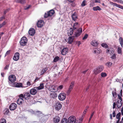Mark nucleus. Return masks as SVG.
I'll list each match as a JSON object with an SVG mask.
<instances>
[{"instance_id":"nucleus-15","label":"nucleus","mask_w":123,"mask_h":123,"mask_svg":"<svg viewBox=\"0 0 123 123\" xmlns=\"http://www.w3.org/2000/svg\"><path fill=\"white\" fill-rule=\"evenodd\" d=\"M60 117L58 116L55 117L53 119L54 123H58L60 121Z\"/></svg>"},{"instance_id":"nucleus-6","label":"nucleus","mask_w":123,"mask_h":123,"mask_svg":"<svg viewBox=\"0 0 123 123\" xmlns=\"http://www.w3.org/2000/svg\"><path fill=\"white\" fill-rule=\"evenodd\" d=\"M82 32V29L81 28L78 29L76 32L75 33V36L76 37H79L81 34Z\"/></svg>"},{"instance_id":"nucleus-29","label":"nucleus","mask_w":123,"mask_h":123,"mask_svg":"<svg viewBox=\"0 0 123 123\" xmlns=\"http://www.w3.org/2000/svg\"><path fill=\"white\" fill-rule=\"evenodd\" d=\"M14 85L15 87H22V84L21 83H17V82H15Z\"/></svg>"},{"instance_id":"nucleus-11","label":"nucleus","mask_w":123,"mask_h":123,"mask_svg":"<svg viewBox=\"0 0 123 123\" xmlns=\"http://www.w3.org/2000/svg\"><path fill=\"white\" fill-rule=\"evenodd\" d=\"M23 96L25 99L27 100L29 99L31 96L29 93L26 92L24 95L23 94Z\"/></svg>"},{"instance_id":"nucleus-57","label":"nucleus","mask_w":123,"mask_h":123,"mask_svg":"<svg viewBox=\"0 0 123 123\" xmlns=\"http://www.w3.org/2000/svg\"><path fill=\"white\" fill-rule=\"evenodd\" d=\"M10 50L7 51L6 52V53L5 54V56H6L7 55L9 54L10 53Z\"/></svg>"},{"instance_id":"nucleus-1","label":"nucleus","mask_w":123,"mask_h":123,"mask_svg":"<svg viewBox=\"0 0 123 123\" xmlns=\"http://www.w3.org/2000/svg\"><path fill=\"white\" fill-rule=\"evenodd\" d=\"M104 69V67L103 66H99L94 69L93 70L94 73L95 74H97L102 72Z\"/></svg>"},{"instance_id":"nucleus-28","label":"nucleus","mask_w":123,"mask_h":123,"mask_svg":"<svg viewBox=\"0 0 123 123\" xmlns=\"http://www.w3.org/2000/svg\"><path fill=\"white\" fill-rule=\"evenodd\" d=\"M48 69V68L47 67H46L44 68L41 71V75H42L43 74L47 71Z\"/></svg>"},{"instance_id":"nucleus-2","label":"nucleus","mask_w":123,"mask_h":123,"mask_svg":"<svg viewBox=\"0 0 123 123\" xmlns=\"http://www.w3.org/2000/svg\"><path fill=\"white\" fill-rule=\"evenodd\" d=\"M27 42V38L25 37H23L21 38L20 41V44L22 46H24L26 44Z\"/></svg>"},{"instance_id":"nucleus-3","label":"nucleus","mask_w":123,"mask_h":123,"mask_svg":"<svg viewBox=\"0 0 123 123\" xmlns=\"http://www.w3.org/2000/svg\"><path fill=\"white\" fill-rule=\"evenodd\" d=\"M55 11L53 10H51L48 12L47 13H45L44 15L45 18H46L49 16H51L54 13Z\"/></svg>"},{"instance_id":"nucleus-59","label":"nucleus","mask_w":123,"mask_h":123,"mask_svg":"<svg viewBox=\"0 0 123 123\" xmlns=\"http://www.w3.org/2000/svg\"><path fill=\"white\" fill-rule=\"evenodd\" d=\"M8 10L7 9H6V10H4V15H5L6 13L8 12Z\"/></svg>"},{"instance_id":"nucleus-34","label":"nucleus","mask_w":123,"mask_h":123,"mask_svg":"<svg viewBox=\"0 0 123 123\" xmlns=\"http://www.w3.org/2000/svg\"><path fill=\"white\" fill-rule=\"evenodd\" d=\"M114 51L112 48H110L109 49H107V50L106 53H109L111 55L113 54Z\"/></svg>"},{"instance_id":"nucleus-25","label":"nucleus","mask_w":123,"mask_h":123,"mask_svg":"<svg viewBox=\"0 0 123 123\" xmlns=\"http://www.w3.org/2000/svg\"><path fill=\"white\" fill-rule=\"evenodd\" d=\"M91 44L93 46L96 47L98 46V42L96 40H93L91 42Z\"/></svg>"},{"instance_id":"nucleus-48","label":"nucleus","mask_w":123,"mask_h":123,"mask_svg":"<svg viewBox=\"0 0 123 123\" xmlns=\"http://www.w3.org/2000/svg\"><path fill=\"white\" fill-rule=\"evenodd\" d=\"M31 6L30 5L27 6H26L25 7L24 9L25 10H27Z\"/></svg>"},{"instance_id":"nucleus-26","label":"nucleus","mask_w":123,"mask_h":123,"mask_svg":"<svg viewBox=\"0 0 123 123\" xmlns=\"http://www.w3.org/2000/svg\"><path fill=\"white\" fill-rule=\"evenodd\" d=\"M111 4L113 5L114 6H116L119 8H121L122 9H123V6H120V5H118L116 3H114L113 2H111Z\"/></svg>"},{"instance_id":"nucleus-19","label":"nucleus","mask_w":123,"mask_h":123,"mask_svg":"<svg viewBox=\"0 0 123 123\" xmlns=\"http://www.w3.org/2000/svg\"><path fill=\"white\" fill-rule=\"evenodd\" d=\"M94 53L95 54L98 55L101 52L100 49L98 48H95L94 49Z\"/></svg>"},{"instance_id":"nucleus-51","label":"nucleus","mask_w":123,"mask_h":123,"mask_svg":"<svg viewBox=\"0 0 123 123\" xmlns=\"http://www.w3.org/2000/svg\"><path fill=\"white\" fill-rule=\"evenodd\" d=\"M6 22L4 21L3 22L2 24L0 25V28H1L3 26L6 24Z\"/></svg>"},{"instance_id":"nucleus-30","label":"nucleus","mask_w":123,"mask_h":123,"mask_svg":"<svg viewBox=\"0 0 123 123\" xmlns=\"http://www.w3.org/2000/svg\"><path fill=\"white\" fill-rule=\"evenodd\" d=\"M93 9L94 11H97L98 10L100 11L101 10V9L99 6H97L96 7H93Z\"/></svg>"},{"instance_id":"nucleus-46","label":"nucleus","mask_w":123,"mask_h":123,"mask_svg":"<svg viewBox=\"0 0 123 123\" xmlns=\"http://www.w3.org/2000/svg\"><path fill=\"white\" fill-rule=\"evenodd\" d=\"M88 37V35L86 34L82 38L83 40H85L87 39Z\"/></svg>"},{"instance_id":"nucleus-21","label":"nucleus","mask_w":123,"mask_h":123,"mask_svg":"<svg viewBox=\"0 0 123 123\" xmlns=\"http://www.w3.org/2000/svg\"><path fill=\"white\" fill-rule=\"evenodd\" d=\"M44 84L43 83H40V86L38 87H34V88L38 90H40L43 89L44 88Z\"/></svg>"},{"instance_id":"nucleus-31","label":"nucleus","mask_w":123,"mask_h":123,"mask_svg":"<svg viewBox=\"0 0 123 123\" xmlns=\"http://www.w3.org/2000/svg\"><path fill=\"white\" fill-rule=\"evenodd\" d=\"M119 41L121 46L123 47V39L121 37H120L119 39Z\"/></svg>"},{"instance_id":"nucleus-43","label":"nucleus","mask_w":123,"mask_h":123,"mask_svg":"<svg viewBox=\"0 0 123 123\" xmlns=\"http://www.w3.org/2000/svg\"><path fill=\"white\" fill-rule=\"evenodd\" d=\"M0 123H6V120L5 119L2 118L0 121Z\"/></svg>"},{"instance_id":"nucleus-5","label":"nucleus","mask_w":123,"mask_h":123,"mask_svg":"<svg viewBox=\"0 0 123 123\" xmlns=\"http://www.w3.org/2000/svg\"><path fill=\"white\" fill-rule=\"evenodd\" d=\"M9 81L12 82L13 83L16 80V77L15 75H9L8 78Z\"/></svg>"},{"instance_id":"nucleus-49","label":"nucleus","mask_w":123,"mask_h":123,"mask_svg":"<svg viewBox=\"0 0 123 123\" xmlns=\"http://www.w3.org/2000/svg\"><path fill=\"white\" fill-rule=\"evenodd\" d=\"M112 59H115L116 58V55L115 54H114L112 55L111 57Z\"/></svg>"},{"instance_id":"nucleus-18","label":"nucleus","mask_w":123,"mask_h":123,"mask_svg":"<svg viewBox=\"0 0 123 123\" xmlns=\"http://www.w3.org/2000/svg\"><path fill=\"white\" fill-rule=\"evenodd\" d=\"M36 88H34V87L33 88L31 89L30 90V93L32 95H35L37 93V91Z\"/></svg>"},{"instance_id":"nucleus-35","label":"nucleus","mask_w":123,"mask_h":123,"mask_svg":"<svg viewBox=\"0 0 123 123\" xmlns=\"http://www.w3.org/2000/svg\"><path fill=\"white\" fill-rule=\"evenodd\" d=\"M68 120L66 118H63L61 121V123H68Z\"/></svg>"},{"instance_id":"nucleus-32","label":"nucleus","mask_w":123,"mask_h":123,"mask_svg":"<svg viewBox=\"0 0 123 123\" xmlns=\"http://www.w3.org/2000/svg\"><path fill=\"white\" fill-rule=\"evenodd\" d=\"M57 94L55 93H51L50 95V97L53 98L56 97H57Z\"/></svg>"},{"instance_id":"nucleus-20","label":"nucleus","mask_w":123,"mask_h":123,"mask_svg":"<svg viewBox=\"0 0 123 123\" xmlns=\"http://www.w3.org/2000/svg\"><path fill=\"white\" fill-rule=\"evenodd\" d=\"M68 49L67 48H64L61 51V54L63 55H66L68 51Z\"/></svg>"},{"instance_id":"nucleus-24","label":"nucleus","mask_w":123,"mask_h":123,"mask_svg":"<svg viewBox=\"0 0 123 123\" xmlns=\"http://www.w3.org/2000/svg\"><path fill=\"white\" fill-rule=\"evenodd\" d=\"M74 31V30L72 29V28H71L67 33L68 36H70L72 35Z\"/></svg>"},{"instance_id":"nucleus-54","label":"nucleus","mask_w":123,"mask_h":123,"mask_svg":"<svg viewBox=\"0 0 123 123\" xmlns=\"http://www.w3.org/2000/svg\"><path fill=\"white\" fill-rule=\"evenodd\" d=\"M76 43L78 45V46L79 47L80 45L81 44V43L80 41H77L76 42Z\"/></svg>"},{"instance_id":"nucleus-16","label":"nucleus","mask_w":123,"mask_h":123,"mask_svg":"<svg viewBox=\"0 0 123 123\" xmlns=\"http://www.w3.org/2000/svg\"><path fill=\"white\" fill-rule=\"evenodd\" d=\"M35 33V31L33 28H31L28 31V33L30 36H33Z\"/></svg>"},{"instance_id":"nucleus-38","label":"nucleus","mask_w":123,"mask_h":123,"mask_svg":"<svg viewBox=\"0 0 123 123\" xmlns=\"http://www.w3.org/2000/svg\"><path fill=\"white\" fill-rule=\"evenodd\" d=\"M86 1L85 0H84L82 1L81 5L82 7H84L86 6Z\"/></svg>"},{"instance_id":"nucleus-37","label":"nucleus","mask_w":123,"mask_h":123,"mask_svg":"<svg viewBox=\"0 0 123 123\" xmlns=\"http://www.w3.org/2000/svg\"><path fill=\"white\" fill-rule=\"evenodd\" d=\"M24 101L21 100V99H18L17 101V103L18 104L20 105L22 104V103Z\"/></svg>"},{"instance_id":"nucleus-56","label":"nucleus","mask_w":123,"mask_h":123,"mask_svg":"<svg viewBox=\"0 0 123 123\" xmlns=\"http://www.w3.org/2000/svg\"><path fill=\"white\" fill-rule=\"evenodd\" d=\"M27 86H29L31 85V83L30 81H28L27 83Z\"/></svg>"},{"instance_id":"nucleus-62","label":"nucleus","mask_w":123,"mask_h":123,"mask_svg":"<svg viewBox=\"0 0 123 123\" xmlns=\"http://www.w3.org/2000/svg\"><path fill=\"white\" fill-rule=\"evenodd\" d=\"M9 67V65H6L4 68V69L5 70H7Z\"/></svg>"},{"instance_id":"nucleus-36","label":"nucleus","mask_w":123,"mask_h":123,"mask_svg":"<svg viewBox=\"0 0 123 123\" xmlns=\"http://www.w3.org/2000/svg\"><path fill=\"white\" fill-rule=\"evenodd\" d=\"M112 65V63L111 62H108L105 64L108 67H110Z\"/></svg>"},{"instance_id":"nucleus-39","label":"nucleus","mask_w":123,"mask_h":123,"mask_svg":"<svg viewBox=\"0 0 123 123\" xmlns=\"http://www.w3.org/2000/svg\"><path fill=\"white\" fill-rule=\"evenodd\" d=\"M59 59V57L58 56H56L54 59L53 62H55L58 61Z\"/></svg>"},{"instance_id":"nucleus-40","label":"nucleus","mask_w":123,"mask_h":123,"mask_svg":"<svg viewBox=\"0 0 123 123\" xmlns=\"http://www.w3.org/2000/svg\"><path fill=\"white\" fill-rule=\"evenodd\" d=\"M101 46L103 47L106 48L108 47V46L105 43H102L101 44Z\"/></svg>"},{"instance_id":"nucleus-41","label":"nucleus","mask_w":123,"mask_h":123,"mask_svg":"<svg viewBox=\"0 0 123 123\" xmlns=\"http://www.w3.org/2000/svg\"><path fill=\"white\" fill-rule=\"evenodd\" d=\"M101 75L102 77H104L107 76V74L105 73L102 72L101 73Z\"/></svg>"},{"instance_id":"nucleus-27","label":"nucleus","mask_w":123,"mask_h":123,"mask_svg":"<svg viewBox=\"0 0 123 123\" xmlns=\"http://www.w3.org/2000/svg\"><path fill=\"white\" fill-rule=\"evenodd\" d=\"M116 105L117 107L118 108H120L122 105V102L121 101L119 102V100H117V102L116 103Z\"/></svg>"},{"instance_id":"nucleus-7","label":"nucleus","mask_w":123,"mask_h":123,"mask_svg":"<svg viewBox=\"0 0 123 123\" xmlns=\"http://www.w3.org/2000/svg\"><path fill=\"white\" fill-rule=\"evenodd\" d=\"M74 84V81H72L71 82L67 92L68 95H69L70 94L71 91L72 90Z\"/></svg>"},{"instance_id":"nucleus-58","label":"nucleus","mask_w":123,"mask_h":123,"mask_svg":"<svg viewBox=\"0 0 123 123\" xmlns=\"http://www.w3.org/2000/svg\"><path fill=\"white\" fill-rule=\"evenodd\" d=\"M39 79V78H38L37 77H36V79H35L34 81V82H37V80H38Z\"/></svg>"},{"instance_id":"nucleus-50","label":"nucleus","mask_w":123,"mask_h":123,"mask_svg":"<svg viewBox=\"0 0 123 123\" xmlns=\"http://www.w3.org/2000/svg\"><path fill=\"white\" fill-rule=\"evenodd\" d=\"M112 93L114 97L115 98L116 97H117L116 94L115 92L112 91Z\"/></svg>"},{"instance_id":"nucleus-22","label":"nucleus","mask_w":123,"mask_h":123,"mask_svg":"<svg viewBox=\"0 0 123 123\" xmlns=\"http://www.w3.org/2000/svg\"><path fill=\"white\" fill-rule=\"evenodd\" d=\"M74 40V37L72 36L70 37L68 39V40L67 43L69 44H71L73 42Z\"/></svg>"},{"instance_id":"nucleus-44","label":"nucleus","mask_w":123,"mask_h":123,"mask_svg":"<svg viewBox=\"0 0 123 123\" xmlns=\"http://www.w3.org/2000/svg\"><path fill=\"white\" fill-rule=\"evenodd\" d=\"M121 115V113L120 112H119L117 114L116 116V118L118 119H120V117Z\"/></svg>"},{"instance_id":"nucleus-23","label":"nucleus","mask_w":123,"mask_h":123,"mask_svg":"<svg viewBox=\"0 0 123 123\" xmlns=\"http://www.w3.org/2000/svg\"><path fill=\"white\" fill-rule=\"evenodd\" d=\"M15 1L16 3L24 4L26 3V0H15Z\"/></svg>"},{"instance_id":"nucleus-14","label":"nucleus","mask_w":123,"mask_h":123,"mask_svg":"<svg viewBox=\"0 0 123 123\" xmlns=\"http://www.w3.org/2000/svg\"><path fill=\"white\" fill-rule=\"evenodd\" d=\"M19 54L18 52L16 53L13 57V60L15 61H18L19 58Z\"/></svg>"},{"instance_id":"nucleus-12","label":"nucleus","mask_w":123,"mask_h":123,"mask_svg":"<svg viewBox=\"0 0 123 123\" xmlns=\"http://www.w3.org/2000/svg\"><path fill=\"white\" fill-rule=\"evenodd\" d=\"M78 15L76 12L73 13L71 17L72 19L74 21H76L78 18Z\"/></svg>"},{"instance_id":"nucleus-52","label":"nucleus","mask_w":123,"mask_h":123,"mask_svg":"<svg viewBox=\"0 0 123 123\" xmlns=\"http://www.w3.org/2000/svg\"><path fill=\"white\" fill-rule=\"evenodd\" d=\"M118 96L119 99L121 100L120 101H121L122 102V98L121 96H121V95H118Z\"/></svg>"},{"instance_id":"nucleus-63","label":"nucleus","mask_w":123,"mask_h":123,"mask_svg":"<svg viewBox=\"0 0 123 123\" xmlns=\"http://www.w3.org/2000/svg\"><path fill=\"white\" fill-rule=\"evenodd\" d=\"M95 2L96 3H100V0H94Z\"/></svg>"},{"instance_id":"nucleus-13","label":"nucleus","mask_w":123,"mask_h":123,"mask_svg":"<svg viewBox=\"0 0 123 123\" xmlns=\"http://www.w3.org/2000/svg\"><path fill=\"white\" fill-rule=\"evenodd\" d=\"M62 107L61 104L59 102H57L56 104L55 109L56 110H58L61 108Z\"/></svg>"},{"instance_id":"nucleus-9","label":"nucleus","mask_w":123,"mask_h":123,"mask_svg":"<svg viewBox=\"0 0 123 123\" xmlns=\"http://www.w3.org/2000/svg\"><path fill=\"white\" fill-rule=\"evenodd\" d=\"M17 105L15 103H12L9 106L10 110L11 111L14 110L16 108Z\"/></svg>"},{"instance_id":"nucleus-4","label":"nucleus","mask_w":123,"mask_h":123,"mask_svg":"<svg viewBox=\"0 0 123 123\" xmlns=\"http://www.w3.org/2000/svg\"><path fill=\"white\" fill-rule=\"evenodd\" d=\"M58 98L60 100H63L66 98V95L64 93H60L59 95Z\"/></svg>"},{"instance_id":"nucleus-55","label":"nucleus","mask_w":123,"mask_h":123,"mask_svg":"<svg viewBox=\"0 0 123 123\" xmlns=\"http://www.w3.org/2000/svg\"><path fill=\"white\" fill-rule=\"evenodd\" d=\"M6 111L5 112V114H7L9 112V110L8 109H6L5 110Z\"/></svg>"},{"instance_id":"nucleus-33","label":"nucleus","mask_w":123,"mask_h":123,"mask_svg":"<svg viewBox=\"0 0 123 123\" xmlns=\"http://www.w3.org/2000/svg\"><path fill=\"white\" fill-rule=\"evenodd\" d=\"M50 90L52 92H55L57 90V89H56V86L55 85L52 86Z\"/></svg>"},{"instance_id":"nucleus-42","label":"nucleus","mask_w":123,"mask_h":123,"mask_svg":"<svg viewBox=\"0 0 123 123\" xmlns=\"http://www.w3.org/2000/svg\"><path fill=\"white\" fill-rule=\"evenodd\" d=\"M19 98L18 99H21V100L24 101L23 98H24L23 96V94H21L19 96Z\"/></svg>"},{"instance_id":"nucleus-53","label":"nucleus","mask_w":123,"mask_h":123,"mask_svg":"<svg viewBox=\"0 0 123 123\" xmlns=\"http://www.w3.org/2000/svg\"><path fill=\"white\" fill-rule=\"evenodd\" d=\"M5 18V16H2L0 18V21H2L3 19H4Z\"/></svg>"},{"instance_id":"nucleus-64","label":"nucleus","mask_w":123,"mask_h":123,"mask_svg":"<svg viewBox=\"0 0 123 123\" xmlns=\"http://www.w3.org/2000/svg\"><path fill=\"white\" fill-rule=\"evenodd\" d=\"M121 111L122 115H123V107L122 108Z\"/></svg>"},{"instance_id":"nucleus-61","label":"nucleus","mask_w":123,"mask_h":123,"mask_svg":"<svg viewBox=\"0 0 123 123\" xmlns=\"http://www.w3.org/2000/svg\"><path fill=\"white\" fill-rule=\"evenodd\" d=\"M112 116L113 117H115L116 116V112L115 111H113L112 113Z\"/></svg>"},{"instance_id":"nucleus-8","label":"nucleus","mask_w":123,"mask_h":123,"mask_svg":"<svg viewBox=\"0 0 123 123\" xmlns=\"http://www.w3.org/2000/svg\"><path fill=\"white\" fill-rule=\"evenodd\" d=\"M69 123H75L76 122L75 117H70L68 119Z\"/></svg>"},{"instance_id":"nucleus-47","label":"nucleus","mask_w":123,"mask_h":123,"mask_svg":"<svg viewBox=\"0 0 123 123\" xmlns=\"http://www.w3.org/2000/svg\"><path fill=\"white\" fill-rule=\"evenodd\" d=\"M63 88V86L62 85H60L57 88V90H61Z\"/></svg>"},{"instance_id":"nucleus-60","label":"nucleus","mask_w":123,"mask_h":123,"mask_svg":"<svg viewBox=\"0 0 123 123\" xmlns=\"http://www.w3.org/2000/svg\"><path fill=\"white\" fill-rule=\"evenodd\" d=\"M118 2L123 4V1L122 0H117V1Z\"/></svg>"},{"instance_id":"nucleus-45","label":"nucleus","mask_w":123,"mask_h":123,"mask_svg":"<svg viewBox=\"0 0 123 123\" xmlns=\"http://www.w3.org/2000/svg\"><path fill=\"white\" fill-rule=\"evenodd\" d=\"M117 52L119 54H121L122 53V49L120 47H118L117 49Z\"/></svg>"},{"instance_id":"nucleus-17","label":"nucleus","mask_w":123,"mask_h":123,"mask_svg":"<svg viewBox=\"0 0 123 123\" xmlns=\"http://www.w3.org/2000/svg\"><path fill=\"white\" fill-rule=\"evenodd\" d=\"M79 26V25L78 22H76L74 24L73 26L72 29L74 31L76 30Z\"/></svg>"},{"instance_id":"nucleus-10","label":"nucleus","mask_w":123,"mask_h":123,"mask_svg":"<svg viewBox=\"0 0 123 123\" xmlns=\"http://www.w3.org/2000/svg\"><path fill=\"white\" fill-rule=\"evenodd\" d=\"M43 21L42 20H40L37 22V25L38 27L41 28L43 26Z\"/></svg>"}]
</instances>
